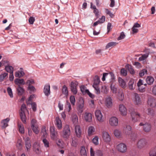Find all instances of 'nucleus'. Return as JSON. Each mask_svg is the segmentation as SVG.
Returning a JSON list of instances; mask_svg holds the SVG:
<instances>
[{
  "label": "nucleus",
  "mask_w": 156,
  "mask_h": 156,
  "mask_svg": "<svg viewBox=\"0 0 156 156\" xmlns=\"http://www.w3.org/2000/svg\"><path fill=\"white\" fill-rule=\"evenodd\" d=\"M139 125L140 126H143L144 130L146 132H149L151 130V126L149 123H146L144 124L143 122H140L139 124Z\"/></svg>",
  "instance_id": "6e6552de"
},
{
  "label": "nucleus",
  "mask_w": 156,
  "mask_h": 156,
  "mask_svg": "<svg viewBox=\"0 0 156 156\" xmlns=\"http://www.w3.org/2000/svg\"><path fill=\"white\" fill-rule=\"evenodd\" d=\"M9 120V118H7L2 121L1 122V126L2 129H5L8 126V123Z\"/></svg>",
  "instance_id": "aec40b11"
},
{
  "label": "nucleus",
  "mask_w": 156,
  "mask_h": 156,
  "mask_svg": "<svg viewBox=\"0 0 156 156\" xmlns=\"http://www.w3.org/2000/svg\"><path fill=\"white\" fill-rule=\"evenodd\" d=\"M84 118L87 122H91L92 120V115L90 113L86 112L85 113Z\"/></svg>",
  "instance_id": "5701e85b"
},
{
  "label": "nucleus",
  "mask_w": 156,
  "mask_h": 156,
  "mask_svg": "<svg viewBox=\"0 0 156 156\" xmlns=\"http://www.w3.org/2000/svg\"><path fill=\"white\" fill-rule=\"evenodd\" d=\"M98 137L97 136H96L93 139L92 141L95 145H97L98 144Z\"/></svg>",
  "instance_id": "37998d69"
},
{
  "label": "nucleus",
  "mask_w": 156,
  "mask_h": 156,
  "mask_svg": "<svg viewBox=\"0 0 156 156\" xmlns=\"http://www.w3.org/2000/svg\"><path fill=\"white\" fill-rule=\"evenodd\" d=\"M62 92L63 94L66 96H67L68 95V88L66 85H64L62 87Z\"/></svg>",
  "instance_id": "2f4dec72"
},
{
  "label": "nucleus",
  "mask_w": 156,
  "mask_h": 156,
  "mask_svg": "<svg viewBox=\"0 0 156 156\" xmlns=\"http://www.w3.org/2000/svg\"><path fill=\"white\" fill-rule=\"evenodd\" d=\"M17 94L18 95H22L24 92V89L20 86H18L16 88Z\"/></svg>",
  "instance_id": "cd10ccee"
},
{
  "label": "nucleus",
  "mask_w": 156,
  "mask_h": 156,
  "mask_svg": "<svg viewBox=\"0 0 156 156\" xmlns=\"http://www.w3.org/2000/svg\"><path fill=\"white\" fill-rule=\"evenodd\" d=\"M117 148L118 151L122 153L125 152L126 150V146L123 143H120L117 146Z\"/></svg>",
  "instance_id": "9d476101"
},
{
  "label": "nucleus",
  "mask_w": 156,
  "mask_h": 156,
  "mask_svg": "<svg viewBox=\"0 0 156 156\" xmlns=\"http://www.w3.org/2000/svg\"><path fill=\"white\" fill-rule=\"evenodd\" d=\"M70 130L69 126L66 125L64 126L63 131V138L68 139L70 134Z\"/></svg>",
  "instance_id": "20e7f679"
},
{
  "label": "nucleus",
  "mask_w": 156,
  "mask_h": 156,
  "mask_svg": "<svg viewBox=\"0 0 156 156\" xmlns=\"http://www.w3.org/2000/svg\"><path fill=\"white\" fill-rule=\"evenodd\" d=\"M55 124L58 129H60L62 128V122L61 119L58 117L55 118Z\"/></svg>",
  "instance_id": "dca6fc26"
},
{
  "label": "nucleus",
  "mask_w": 156,
  "mask_h": 156,
  "mask_svg": "<svg viewBox=\"0 0 156 156\" xmlns=\"http://www.w3.org/2000/svg\"><path fill=\"white\" fill-rule=\"evenodd\" d=\"M119 110L122 115H126L127 114V109L126 107L123 104L119 105Z\"/></svg>",
  "instance_id": "6ab92c4d"
},
{
  "label": "nucleus",
  "mask_w": 156,
  "mask_h": 156,
  "mask_svg": "<svg viewBox=\"0 0 156 156\" xmlns=\"http://www.w3.org/2000/svg\"><path fill=\"white\" fill-rule=\"evenodd\" d=\"M109 75H110V78L109 80V82L111 83H113L115 81V76L114 73L112 72H110L109 73Z\"/></svg>",
  "instance_id": "473e14b6"
},
{
  "label": "nucleus",
  "mask_w": 156,
  "mask_h": 156,
  "mask_svg": "<svg viewBox=\"0 0 156 156\" xmlns=\"http://www.w3.org/2000/svg\"><path fill=\"white\" fill-rule=\"evenodd\" d=\"M95 116L97 120L99 122H102L103 119L102 118L103 115L100 110H96L95 112Z\"/></svg>",
  "instance_id": "f8f14e48"
},
{
  "label": "nucleus",
  "mask_w": 156,
  "mask_h": 156,
  "mask_svg": "<svg viewBox=\"0 0 156 156\" xmlns=\"http://www.w3.org/2000/svg\"><path fill=\"white\" fill-rule=\"evenodd\" d=\"M134 82L133 80H130L128 83L129 88L130 90H133L135 88V86L134 84Z\"/></svg>",
  "instance_id": "72a5a7b5"
},
{
  "label": "nucleus",
  "mask_w": 156,
  "mask_h": 156,
  "mask_svg": "<svg viewBox=\"0 0 156 156\" xmlns=\"http://www.w3.org/2000/svg\"><path fill=\"white\" fill-rule=\"evenodd\" d=\"M148 104L151 107H156V99L153 98H150L148 100Z\"/></svg>",
  "instance_id": "2eb2a0df"
},
{
  "label": "nucleus",
  "mask_w": 156,
  "mask_h": 156,
  "mask_svg": "<svg viewBox=\"0 0 156 156\" xmlns=\"http://www.w3.org/2000/svg\"><path fill=\"white\" fill-rule=\"evenodd\" d=\"M44 92L47 96H48L50 94V86L49 84H47L44 86Z\"/></svg>",
  "instance_id": "f3484780"
},
{
  "label": "nucleus",
  "mask_w": 156,
  "mask_h": 156,
  "mask_svg": "<svg viewBox=\"0 0 156 156\" xmlns=\"http://www.w3.org/2000/svg\"><path fill=\"white\" fill-rule=\"evenodd\" d=\"M77 140L76 139H73L71 144V145L73 147H76L77 145Z\"/></svg>",
  "instance_id": "e2e57ef3"
},
{
  "label": "nucleus",
  "mask_w": 156,
  "mask_h": 156,
  "mask_svg": "<svg viewBox=\"0 0 156 156\" xmlns=\"http://www.w3.org/2000/svg\"><path fill=\"white\" fill-rule=\"evenodd\" d=\"M119 100L122 101L124 98V95L122 92H120L119 93Z\"/></svg>",
  "instance_id": "774afa93"
},
{
  "label": "nucleus",
  "mask_w": 156,
  "mask_h": 156,
  "mask_svg": "<svg viewBox=\"0 0 156 156\" xmlns=\"http://www.w3.org/2000/svg\"><path fill=\"white\" fill-rule=\"evenodd\" d=\"M32 129L33 132L36 134H37L39 133V130L38 129V127L37 126H35L34 127H31Z\"/></svg>",
  "instance_id": "bf43d9fd"
},
{
  "label": "nucleus",
  "mask_w": 156,
  "mask_h": 156,
  "mask_svg": "<svg viewBox=\"0 0 156 156\" xmlns=\"http://www.w3.org/2000/svg\"><path fill=\"white\" fill-rule=\"evenodd\" d=\"M148 54L146 53L142 55L139 58V60L140 61H143L146 59L148 56Z\"/></svg>",
  "instance_id": "58836bf2"
},
{
  "label": "nucleus",
  "mask_w": 156,
  "mask_h": 156,
  "mask_svg": "<svg viewBox=\"0 0 156 156\" xmlns=\"http://www.w3.org/2000/svg\"><path fill=\"white\" fill-rule=\"evenodd\" d=\"M79 108L80 109H82L84 107V101L83 99L80 101V102L78 105Z\"/></svg>",
  "instance_id": "5fc2aeb1"
},
{
  "label": "nucleus",
  "mask_w": 156,
  "mask_h": 156,
  "mask_svg": "<svg viewBox=\"0 0 156 156\" xmlns=\"http://www.w3.org/2000/svg\"><path fill=\"white\" fill-rule=\"evenodd\" d=\"M70 101L73 106L75 105L76 100L74 96L73 95L69 97Z\"/></svg>",
  "instance_id": "ea45409f"
},
{
  "label": "nucleus",
  "mask_w": 156,
  "mask_h": 156,
  "mask_svg": "<svg viewBox=\"0 0 156 156\" xmlns=\"http://www.w3.org/2000/svg\"><path fill=\"white\" fill-rule=\"evenodd\" d=\"M110 87L111 90L113 93L116 94L117 93V88L115 85H113V83H111Z\"/></svg>",
  "instance_id": "c03bdc74"
},
{
  "label": "nucleus",
  "mask_w": 156,
  "mask_h": 156,
  "mask_svg": "<svg viewBox=\"0 0 156 156\" xmlns=\"http://www.w3.org/2000/svg\"><path fill=\"white\" fill-rule=\"evenodd\" d=\"M125 37V35L124 34V33L123 32H122L121 33L120 36L117 38V40L118 41L122 40L124 39Z\"/></svg>",
  "instance_id": "052dcab7"
},
{
  "label": "nucleus",
  "mask_w": 156,
  "mask_h": 156,
  "mask_svg": "<svg viewBox=\"0 0 156 156\" xmlns=\"http://www.w3.org/2000/svg\"><path fill=\"white\" fill-rule=\"evenodd\" d=\"M14 82L16 85H18V86H20V85H24L25 84V82L23 79H19L18 78L16 79Z\"/></svg>",
  "instance_id": "a878e982"
},
{
  "label": "nucleus",
  "mask_w": 156,
  "mask_h": 156,
  "mask_svg": "<svg viewBox=\"0 0 156 156\" xmlns=\"http://www.w3.org/2000/svg\"><path fill=\"white\" fill-rule=\"evenodd\" d=\"M120 73L123 76H126L127 75V72L124 68H122L120 70Z\"/></svg>",
  "instance_id": "13d9d810"
},
{
  "label": "nucleus",
  "mask_w": 156,
  "mask_h": 156,
  "mask_svg": "<svg viewBox=\"0 0 156 156\" xmlns=\"http://www.w3.org/2000/svg\"><path fill=\"white\" fill-rule=\"evenodd\" d=\"M154 81V79L152 76H147L146 79V81L147 83L149 85H151L153 84Z\"/></svg>",
  "instance_id": "393cba45"
},
{
  "label": "nucleus",
  "mask_w": 156,
  "mask_h": 156,
  "mask_svg": "<svg viewBox=\"0 0 156 156\" xmlns=\"http://www.w3.org/2000/svg\"><path fill=\"white\" fill-rule=\"evenodd\" d=\"M146 144L147 142L145 139H142L138 141L137 144V146L139 148H141L145 147Z\"/></svg>",
  "instance_id": "9b49d317"
},
{
  "label": "nucleus",
  "mask_w": 156,
  "mask_h": 156,
  "mask_svg": "<svg viewBox=\"0 0 156 156\" xmlns=\"http://www.w3.org/2000/svg\"><path fill=\"white\" fill-rule=\"evenodd\" d=\"M95 90V93L97 94H100L101 91L100 88L97 86H93Z\"/></svg>",
  "instance_id": "603ef678"
},
{
  "label": "nucleus",
  "mask_w": 156,
  "mask_h": 156,
  "mask_svg": "<svg viewBox=\"0 0 156 156\" xmlns=\"http://www.w3.org/2000/svg\"><path fill=\"white\" fill-rule=\"evenodd\" d=\"M90 156H103L102 152L100 150H97L94 151L92 147L90 149Z\"/></svg>",
  "instance_id": "423d86ee"
},
{
  "label": "nucleus",
  "mask_w": 156,
  "mask_h": 156,
  "mask_svg": "<svg viewBox=\"0 0 156 156\" xmlns=\"http://www.w3.org/2000/svg\"><path fill=\"white\" fill-rule=\"evenodd\" d=\"M147 71L145 69H144L140 72L139 73V76L140 77H142L143 76L145 73L147 74Z\"/></svg>",
  "instance_id": "6e6d98bb"
},
{
  "label": "nucleus",
  "mask_w": 156,
  "mask_h": 156,
  "mask_svg": "<svg viewBox=\"0 0 156 156\" xmlns=\"http://www.w3.org/2000/svg\"><path fill=\"white\" fill-rule=\"evenodd\" d=\"M20 116L22 121L24 124L26 123V117L24 112H20Z\"/></svg>",
  "instance_id": "bb28decb"
},
{
  "label": "nucleus",
  "mask_w": 156,
  "mask_h": 156,
  "mask_svg": "<svg viewBox=\"0 0 156 156\" xmlns=\"http://www.w3.org/2000/svg\"><path fill=\"white\" fill-rule=\"evenodd\" d=\"M101 91L103 93L107 94L108 91L107 87L105 85L102 86L101 89Z\"/></svg>",
  "instance_id": "49530a36"
},
{
  "label": "nucleus",
  "mask_w": 156,
  "mask_h": 156,
  "mask_svg": "<svg viewBox=\"0 0 156 156\" xmlns=\"http://www.w3.org/2000/svg\"><path fill=\"white\" fill-rule=\"evenodd\" d=\"M7 90L10 97L11 98H13V95L11 88L10 87H8L7 89Z\"/></svg>",
  "instance_id": "3c124183"
},
{
  "label": "nucleus",
  "mask_w": 156,
  "mask_h": 156,
  "mask_svg": "<svg viewBox=\"0 0 156 156\" xmlns=\"http://www.w3.org/2000/svg\"><path fill=\"white\" fill-rule=\"evenodd\" d=\"M41 134L42 135V136L44 137L47 134L46 128L45 126L43 127L41 130Z\"/></svg>",
  "instance_id": "4c0bfd02"
},
{
  "label": "nucleus",
  "mask_w": 156,
  "mask_h": 156,
  "mask_svg": "<svg viewBox=\"0 0 156 156\" xmlns=\"http://www.w3.org/2000/svg\"><path fill=\"white\" fill-rule=\"evenodd\" d=\"M132 100L135 105H140L142 104V101L140 95L137 93H133L132 95Z\"/></svg>",
  "instance_id": "f257e3e1"
},
{
  "label": "nucleus",
  "mask_w": 156,
  "mask_h": 156,
  "mask_svg": "<svg viewBox=\"0 0 156 156\" xmlns=\"http://www.w3.org/2000/svg\"><path fill=\"white\" fill-rule=\"evenodd\" d=\"M78 84V82L76 81L71 82L69 84L71 91L74 94H76L77 93L76 87Z\"/></svg>",
  "instance_id": "7ed1b4c3"
},
{
  "label": "nucleus",
  "mask_w": 156,
  "mask_h": 156,
  "mask_svg": "<svg viewBox=\"0 0 156 156\" xmlns=\"http://www.w3.org/2000/svg\"><path fill=\"white\" fill-rule=\"evenodd\" d=\"M105 105L108 108L112 107L113 105V102L112 98L110 97L106 98L105 102Z\"/></svg>",
  "instance_id": "ddd939ff"
},
{
  "label": "nucleus",
  "mask_w": 156,
  "mask_h": 156,
  "mask_svg": "<svg viewBox=\"0 0 156 156\" xmlns=\"http://www.w3.org/2000/svg\"><path fill=\"white\" fill-rule=\"evenodd\" d=\"M118 120L117 118L115 117H112L110 118L109 121V123L112 126H116L118 125Z\"/></svg>",
  "instance_id": "1a4fd4ad"
},
{
  "label": "nucleus",
  "mask_w": 156,
  "mask_h": 156,
  "mask_svg": "<svg viewBox=\"0 0 156 156\" xmlns=\"http://www.w3.org/2000/svg\"><path fill=\"white\" fill-rule=\"evenodd\" d=\"M35 20V18L33 16H30L29 19V22L31 24H33Z\"/></svg>",
  "instance_id": "69168bd1"
},
{
  "label": "nucleus",
  "mask_w": 156,
  "mask_h": 156,
  "mask_svg": "<svg viewBox=\"0 0 156 156\" xmlns=\"http://www.w3.org/2000/svg\"><path fill=\"white\" fill-rule=\"evenodd\" d=\"M80 153L82 156H87V152L84 146L81 147Z\"/></svg>",
  "instance_id": "f704fd0d"
},
{
  "label": "nucleus",
  "mask_w": 156,
  "mask_h": 156,
  "mask_svg": "<svg viewBox=\"0 0 156 156\" xmlns=\"http://www.w3.org/2000/svg\"><path fill=\"white\" fill-rule=\"evenodd\" d=\"M50 132L51 138L53 140L56 139L58 134L56 129L53 126H51L50 128Z\"/></svg>",
  "instance_id": "39448f33"
},
{
  "label": "nucleus",
  "mask_w": 156,
  "mask_h": 156,
  "mask_svg": "<svg viewBox=\"0 0 156 156\" xmlns=\"http://www.w3.org/2000/svg\"><path fill=\"white\" fill-rule=\"evenodd\" d=\"M146 113L148 115L151 116H153L155 114L154 110L151 108H148L146 111Z\"/></svg>",
  "instance_id": "c756f323"
},
{
  "label": "nucleus",
  "mask_w": 156,
  "mask_h": 156,
  "mask_svg": "<svg viewBox=\"0 0 156 156\" xmlns=\"http://www.w3.org/2000/svg\"><path fill=\"white\" fill-rule=\"evenodd\" d=\"M24 140L25 141L26 149L28 151L30 150L31 146L30 139L29 137H27L25 138H24Z\"/></svg>",
  "instance_id": "4468645a"
},
{
  "label": "nucleus",
  "mask_w": 156,
  "mask_h": 156,
  "mask_svg": "<svg viewBox=\"0 0 156 156\" xmlns=\"http://www.w3.org/2000/svg\"><path fill=\"white\" fill-rule=\"evenodd\" d=\"M8 74L7 73L4 72L0 75V82H2L8 77Z\"/></svg>",
  "instance_id": "c85d7f7f"
},
{
  "label": "nucleus",
  "mask_w": 156,
  "mask_h": 156,
  "mask_svg": "<svg viewBox=\"0 0 156 156\" xmlns=\"http://www.w3.org/2000/svg\"><path fill=\"white\" fill-rule=\"evenodd\" d=\"M131 130L132 127L130 126L129 125L127 126L124 129L125 133L126 134L128 135H130V138L133 140H135V139L134 138H133L132 136H133L134 134H132V132Z\"/></svg>",
  "instance_id": "0eeeda50"
},
{
  "label": "nucleus",
  "mask_w": 156,
  "mask_h": 156,
  "mask_svg": "<svg viewBox=\"0 0 156 156\" xmlns=\"http://www.w3.org/2000/svg\"><path fill=\"white\" fill-rule=\"evenodd\" d=\"M42 142L44 145V146L46 148H48L49 147V144L48 141L46 138H43L42 139Z\"/></svg>",
  "instance_id": "79ce46f5"
},
{
  "label": "nucleus",
  "mask_w": 156,
  "mask_h": 156,
  "mask_svg": "<svg viewBox=\"0 0 156 156\" xmlns=\"http://www.w3.org/2000/svg\"><path fill=\"white\" fill-rule=\"evenodd\" d=\"M5 70L9 73H13L14 68L10 66L9 64H7L6 65H5Z\"/></svg>",
  "instance_id": "4be33fe9"
},
{
  "label": "nucleus",
  "mask_w": 156,
  "mask_h": 156,
  "mask_svg": "<svg viewBox=\"0 0 156 156\" xmlns=\"http://www.w3.org/2000/svg\"><path fill=\"white\" fill-rule=\"evenodd\" d=\"M102 137L103 140L105 142H108L110 141V136L107 132H105L103 133Z\"/></svg>",
  "instance_id": "a211bd4d"
},
{
  "label": "nucleus",
  "mask_w": 156,
  "mask_h": 156,
  "mask_svg": "<svg viewBox=\"0 0 156 156\" xmlns=\"http://www.w3.org/2000/svg\"><path fill=\"white\" fill-rule=\"evenodd\" d=\"M18 126L20 132L22 134H23L24 133V128L23 126V125H18Z\"/></svg>",
  "instance_id": "09e8293b"
},
{
  "label": "nucleus",
  "mask_w": 156,
  "mask_h": 156,
  "mask_svg": "<svg viewBox=\"0 0 156 156\" xmlns=\"http://www.w3.org/2000/svg\"><path fill=\"white\" fill-rule=\"evenodd\" d=\"M126 67L128 69L130 73L131 74H133L135 73L134 70L132 68V67L130 65L127 64L126 65Z\"/></svg>",
  "instance_id": "e433bc0d"
},
{
  "label": "nucleus",
  "mask_w": 156,
  "mask_h": 156,
  "mask_svg": "<svg viewBox=\"0 0 156 156\" xmlns=\"http://www.w3.org/2000/svg\"><path fill=\"white\" fill-rule=\"evenodd\" d=\"M75 132L77 137H80L81 134V131L79 126H76L75 128Z\"/></svg>",
  "instance_id": "b1692460"
},
{
  "label": "nucleus",
  "mask_w": 156,
  "mask_h": 156,
  "mask_svg": "<svg viewBox=\"0 0 156 156\" xmlns=\"http://www.w3.org/2000/svg\"><path fill=\"white\" fill-rule=\"evenodd\" d=\"M149 156H156V147L150 151Z\"/></svg>",
  "instance_id": "a18cd8bd"
},
{
  "label": "nucleus",
  "mask_w": 156,
  "mask_h": 156,
  "mask_svg": "<svg viewBox=\"0 0 156 156\" xmlns=\"http://www.w3.org/2000/svg\"><path fill=\"white\" fill-rule=\"evenodd\" d=\"M121 132L118 129L115 130L114 132L115 136L117 137H119L121 134Z\"/></svg>",
  "instance_id": "4d7b16f0"
},
{
  "label": "nucleus",
  "mask_w": 156,
  "mask_h": 156,
  "mask_svg": "<svg viewBox=\"0 0 156 156\" xmlns=\"http://www.w3.org/2000/svg\"><path fill=\"white\" fill-rule=\"evenodd\" d=\"M66 106L67 111L68 112H70L72 109V108L70 103L68 101H67Z\"/></svg>",
  "instance_id": "0e129e2a"
},
{
  "label": "nucleus",
  "mask_w": 156,
  "mask_h": 156,
  "mask_svg": "<svg viewBox=\"0 0 156 156\" xmlns=\"http://www.w3.org/2000/svg\"><path fill=\"white\" fill-rule=\"evenodd\" d=\"M25 74L23 68H20V71H17L15 72V76L16 77H20L23 76Z\"/></svg>",
  "instance_id": "412c9836"
},
{
  "label": "nucleus",
  "mask_w": 156,
  "mask_h": 156,
  "mask_svg": "<svg viewBox=\"0 0 156 156\" xmlns=\"http://www.w3.org/2000/svg\"><path fill=\"white\" fill-rule=\"evenodd\" d=\"M33 147L36 153L37 154H39L40 153V151L39 150V145L37 144H35L34 143V144Z\"/></svg>",
  "instance_id": "de8ad7c7"
},
{
  "label": "nucleus",
  "mask_w": 156,
  "mask_h": 156,
  "mask_svg": "<svg viewBox=\"0 0 156 156\" xmlns=\"http://www.w3.org/2000/svg\"><path fill=\"white\" fill-rule=\"evenodd\" d=\"M109 75L108 73H103L102 77V80L103 81H104L105 80L106 78Z\"/></svg>",
  "instance_id": "338daca9"
},
{
  "label": "nucleus",
  "mask_w": 156,
  "mask_h": 156,
  "mask_svg": "<svg viewBox=\"0 0 156 156\" xmlns=\"http://www.w3.org/2000/svg\"><path fill=\"white\" fill-rule=\"evenodd\" d=\"M116 43L115 42H111L108 43L106 46V49H107L111 46L115 45L116 44Z\"/></svg>",
  "instance_id": "864d4df0"
},
{
  "label": "nucleus",
  "mask_w": 156,
  "mask_h": 156,
  "mask_svg": "<svg viewBox=\"0 0 156 156\" xmlns=\"http://www.w3.org/2000/svg\"><path fill=\"white\" fill-rule=\"evenodd\" d=\"M27 89L28 90H30V93L34 92L36 90V89L35 87L32 85H28Z\"/></svg>",
  "instance_id": "8fccbe9b"
},
{
  "label": "nucleus",
  "mask_w": 156,
  "mask_h": 156,
  "mask_svg": "<svg viewBox=\"0 0 156 156\" xmlns=\"http://www.w3.org/2000/svg\"><path fill=\"white\" fill-rule=\"evenodd\" d=\"M129 112L131 114L132 120L133 121H137L138 120V119L140 117V114L134 111L133 107H130L129 109Z\"/></svg>",
  "instance_id": "f03ea898"
},
{
  "label": "nucleus",
  "mask_w": 156,
  "mask_h": 156,
  "mask_svg": "<svg viewBox=\"0 0 156 156\" xmlns=\"http://www.w3.org/2000/svg\"><path fill=\"white\" fill-rule=\"evenodd\" d=\"M95 131L94 127L92 126H90L88 128V133L89 135H92Z\"/></svg>",
  "instance_id": "a19ab883"
},
{
  "label": "nucleus",
  "mask_w": 156,
  "mask_h": 156,
  "mask_svg": "<svg viewBox=\"0 0 156 156\" xmlns=\"http://www.w3.org/2000/svg\"><path fill=\"white\" fill-rule=\"evenodd\" d=\"M31 105L33 110L34 111H36L37 110V104L35 102L32 103L31 104Z\"/></svg>",
  "instance_id": "680f3d73"
},
{
  "label": "nucleus",
  "mask_w": 156,
  "mask_h": 156,
  "mask_svg": "<svg viewBox=\"0 0 156 156\" xmlns=\"http://www.w3.org/2000/svg\"><path fill=\"white\" fill-rule=\"evenodd\" d=\"M118 81L120 86L122 87H124L126 85L125 81L121 78L119 77L118 78Z\"/></svg>",
  "instance_id": "c9c22d12"
},
{
  "label": "nucleus",
  "mask_w": 156,
  "mask_h": 156,
  "mask_svg": "<svg viewBox=\"0 0 156 156\" xmlns=\"http://www.w3.org/2000/svg\"><path fill=\"white\" fill-rule=\"evenodd\" d=\"M100 80L99 77L96 76L94 79V83L93 86H97L99 84Z\"/></svg>",
  "instance_id": "7c9ffc66"
}]
</instances>
